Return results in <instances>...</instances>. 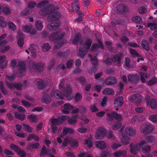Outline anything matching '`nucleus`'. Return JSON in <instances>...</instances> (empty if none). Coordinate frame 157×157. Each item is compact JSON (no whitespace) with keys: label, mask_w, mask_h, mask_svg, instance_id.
Masks as SVG:
<instances>
[{"label":"nucleus","mask_w":157,"mask_h":157,"mask_svg":"<svg viewBox=\"0 0 157 157\" xmlns=\"http://www.w3.org/2000/svg\"><path fill=\"white\" fill-rule=\"evenodd\" d=\"M15 134L17 136L21 138H25L27 135L25 133H19L17 132H15Z\"/></svg>","instance_id":"60"},{"label":"nucleus","mask_w":157,"mask_h":157,"mask_svg":"<svg viewBox=\"0 0 157 157\" xmlns=\"http://www.w3.org/2000/svg\"><path fill=\"white\" fill-rule=\"evenodd\" d=\"M23 129L29 133L32 132L33 131L32 128L29 125L25 124H23Z\"/></svg>","instance_id":"48"},{"label":"nucleus","mask_w":157,"mask_h":157,"mask_svg":"<svg viewBox=\"0 0 157 157\" xmlns=\"http://www.w3.org/2000/svg\"><path fill=\"white\" fill-rule=\"evenodd\" d=\"M133 22L136 23L140 24L142 22L141 18L139 16H136L132 18Z\"/></svg>","instance_id":"51"},{"label":"nucleus","mask_w":157,"mask_h":157,"mask_svg":"<svg viewBox=\"0 0 157 157\" xmlns=\"http://www.w3.org/2000/svg\"><path fill=\"white\" fill-rule=\"evenodd\" d=\"M48 14H49V16L48 17V20L49 22L56 21L59 20L61 17L60 13L57 11L49 13L48 12Z\"/></svg>","instance_id":"8"},{"label":"nucleus","mask_w":157,"mask_h":157,"mask_svg":"<svg viewBox=\"0 0 157 157\" xmlns=\"http://www.w3.org/2000/svg\"><path fill=\"white\" fill-rule=\"evenodd\" d=\"M124 128V127H123L120 129V132L123 135H127L130 136H134L136 134V131L134 130L132 127H127Z\"/></svg>","instance_id":"7"},{"label":"nucleus","mask_w":157,"mask_h":157,"mask_svg":"<svg viewBox=\"0 0 157 157\" xmlns=\"http://www.w3.org/2000/svg\"><path fill=\"white\" fill-rule=\"evenodd\" d=\"M52 125H56L60 124L62 123V121L60 118H53L51 119Z\"/></svg>","instance_id":"27"},{"label":"nucleus","mask_w":157,"mask_h":157,"mask_svg":"<svg viewBox=\"0 0 157 157\" xmlns=\"http://www.w3.org/2000/svg\"><path fill=\"white\" fill-rule=\"evenodd\" d=\"M9 28L11 31H14L16 29V26L14 23L11 21L8 22Z\"/></svg>","instance_id":"46"},{"label":"nucleus","mask_w":157,"mask_h":157,"mask_svg":"<svg viewBox=\"0 0 157 157\" xmlns=\"http://www.w3.org/2000/svg\"><path fill=\"white\" fill-rule=\"evenodd\" d=\"M117 10L120 12H125L128 11V8L124 5H121L117 6Z\"/></svg>","instance_id":"23"},{"label":"nucleus","mask_w":157,"mask_h":157,"mask_svg":"<svg viewBox=\"0 0 157 157\" xmlns=\"http://www.w3.org/2000/svg\"><path fill=\"white\" fill-rule=\"evenodd\" d=\"M122 57V53L117 54L112 57V60L113 62L116 63L118 66H120L121 65V59Z\"/></svg>","instance_id":"13"},{"label":"nucleus","mask_w":157,"mask_h":157,"mask_svg":"<svg viewBox=\"0 0 157 157\" xmlns=\"http://www.w3.org/2000/svg\"><path fill=\"white\" fill-rule=\"evenodd\" d=\"M145 140H144L140 141L138 144H131L130 145V147L131 148L130 150L131 153L134 155L136 154L140 149L139 146L140 147L143 146L144 145L146 144L147 142Z\"/></svg>","instance_id":"4"},{"label":"nucleus","mask_w":157,"mask_h":157,"mask_svg":"<svg viewBox=\"0 0 157 157\" xmlns=\"http://www.w3.org/2000/svg\"><path fill=\"white\" fill-rule=\"evenodd\" d=\"M14 115L16 118L21 121L24 120L26 117L25 115L24 114H21L16 112L14 113Z\"/></svg>","instance_id":"34"},{"label":"nucleus","mask_w":157,"mask_h":157,"mask_svg":"<svg viewBox=\"0 0 157 157\" xmlns=\"http://www.w3.org/2000/svg\"><path fill=\"white\" fill-rule=\"evenodd\" d=\"M72 8L73 10V11H78L79 9V4H75L74 3H72Z\"/></svg>","instance_id":"62"},{"label":"nucleus","mask_w":157,"mask_h":157,"mask_svg":"<svg viewBox=\"0 0 157 157\" xmlns=\"http://www.w3.org/2000/svg\"><path fill=\"white\" fill-rule=\"evenodd\" d=\"M102 93L107 95H114V92L112 89L107 88L104 89L102 92Z\"/></svg>","instance_id":"32"},{"label":"nucleus","mask_w":157,"mask_h":157,"mask_svg":"<svg viewBox=\"0 0 157 157\" xmlns=\"http://www.w3.org/2000/svg\"><path fill=\"white\" fill-rule=\"evenodd\" d=\"M7 63V60H4L0 63V68L3 69L6 66Z\"/></svg>","instance_id":"63"},{"label":"nucleus","mask_w":157,"mask_h":157,"mask_svg":"<svg viewBox=\"0 0 157 157\" xmlns=\"http://www.w3.org/2000/svg\"><path fill=\"white\" fill-rule=\"evenodd\" d=\"M112 156V153L110 151H102L101 157H109Z\"/></svg>","instance_id":"47"},{"label":"nucleus","mask_w":157,"mask_h":157,"mask_svg":"<svg viewBox=\"0 0 157 157\" xmlns=\"http://www.w3.org/2000/svg\"><path fill=\"white\" fill-rule=\"evenodd\" d=\"M78 117V115L74 116L71 118L69 119L68 123L70 124H74L75 123L77 122V118Z\"/></svg>","instance_id":"40"},{"label":"nucleus","mask_w":157,"mask_h":157,"mask_svg":"<svg viewBox=\"0 0 157 157\" xmlns=\"http://www.w3.org/2000/svg\"><path fill=\"white\" fill-rule=\"evenodd\" d=\"M47 1L42 2L39 3L37 6V7H42L45 6V9L40 10L39 12L42 15H45L47 14H48V12L49 10V7L48 6H46V5L48 3Z\"/></svg>","instance_id":"9"},{"label":"nucleus","mask_w":157,"mask_h":157,"mask_svg":"<svg viewBox=\"0 0 157 157\" xmlns=\"http://www.w3.org/2000/svg\"><path fill=\"white\" fill-rule=\"evenodd\" d=\"M3 13L6 15L9 14L11 13V10L9 8L7 7H3L2 12Z\"/></svg>","instance_id":"57"},{"label":"nucleus","mask_w":157,"mask_h":157,"mask_svg":"<svg viewBox=\"0 0 157 157\" xmlns=\"http://www.w3.org/2000/svg\"><path fill=\"white\" fill-rule=\"evenodd\" d=\"M151 151V147L149 145H147L142 148V152L146 154H149Z\"/></svg>","instance_id":"36"},{"label":"nucleus","mask_w":157,"mask_h":157,"mask_svg":"<svg viewBox=\"0 0 157 157\" xmlns=\"http://www.w3.org/2000/svg\"><path fill=\"white\" fill-rule=\"evenodd\" d=\"M139 80V77L137 74H130L128 76V80L132 83H136Z\"/></svg>","instance_id":"16"},{"label":"nucleus","mask_w":157,"mask_h":157,"mask_svg":"<svg viewBox=\"0 0 157 157\" xmlns=\"http://www.w3.org/2000/svg\"><path fill=\"white\" fill-rule=\"evenodd\" d=\"M80 43L81 45L79 48V56L83 58L86 54L88 50H89L92 44V40L90 39H87L83 43L81 40Z\"/></svg>","instance_id":"1"},{"label":"nucleus","mask_w":157,"mask_h":157,"mask_svg":"<svg viewBox=\"0 0 157 157\" xmlns=\"http://www.w3.org/2000/svg\"><path fill=\"white\" fill-rule=\"evenodd\" d=\"M145 140H144L140 141L138 144H131L130 145V147L131 148L130 150L131 153L134 155L136 154L140 149L139 146L140 147L143 146L144 145L146 144L147 142Z\"/></svg>","instance_id":"5"},{"label":"nucleus","mask_w":157,"mask_h":157,"mask_svg":"<svg viewBox=\"0 0 157 157\" xmlns=\"http://www.w3.org/2000/svg\"><path fill=\"white\" fill-rule=\"evenodd\" d=\"M147 82L149 85L151 86L157 82V79L155 78H153Z\"/></svg>","instance_id":"56"},{"label":"nucleus","mask_w":157,"mask_h":157,"mask_svg":"<svg viewBox=\"0 0 157 157\" xmlns=\"http://www.w3.org/2000/svg\"><path fill=\"white\" fill-rule=\"evenodd\" d=\"M123 98L122 97H119L116 99L114 102V105L115 107L121 106L123 104Z\"/></svg>","instance_id":"22"},{"label":"nucleus","mask_w":157,"mask_h":157,"mask_svg":"<svg viewBox=\"0 0 157 157\" xmlns=\"http://www.w3.org/2000/svg\"><path fill=\"white\" fill-rule=\"evenodd\" d=\"M64 84V80L63 79L59 85V88L63 92L64 96L68 97L71 93V88L69 85H67L65 88Z\"/></svg>","instance_id":"3"},{"label":"nucleus","mask_w":157,"mask_h":157,"mask_svg":"<svg viewBox=\"0 0 157 157\" xmlns=\"http://www.w3.org/2000/svg\"><path fill=\"white\" fill-rule=\"evenodd\" d=\"M87 129L85 128H80L77 129V131L80 133H85L87 131Z\"/></svg>","instance_id":"64"},{"label":"nucleus","mask_w":157,"mask_h":157,"mask_svg":"<svg viewBox=\"0 0 157 157\" xmlns=\"http://www.w3.org/2000/svg\"><path fill=\"white\" fill-rule=\"evenodd\" d=\"M22 29L24 32L30 33L31 34H34L36 33V30L35 29H33L31 25H25L22 27Z\"/></svg>","instance_id":"14"},{"label":"nucleus","mask_w":157,"mask_h":157,"mask_svg":"<svg viewBox=\"0 0 157 157\" xmlns=\"http://www.w3.org/2000/svg\"><path fill=\"white\" fill-rule=\"evenodd\" d=\"M140 79L142 83H144L146 82L145 77L146 78H150V75H148L147 73H145L143 72H140Z\"/></svg>","instance_id":"26"},{"label":"nucleus","mask_w":157,"mask_h":157,"mask_svg":"<svg viewBox=\"0 0 157 157\" xmlns=\"http://www.w3.org/2000/svg\"><path fill=\"white\" fill-rule=\"evenodd\" d=\"M130 51L131 54L133 56H139V54L135 50L133 49H130Z\"/></svg>","instance_id":"61"},{"label":"nucleus","mask_w":157,"mask_h":157,"mask_svg":"<svg viewBox=\"0 0 157 157\" xmlns=\"http://www.w3.org/2000/svg\"><path fill=\"white\" fill-rule=\"evenodd\" d=\"M106 133V131L104 128L99 127L96 130L95 137L97 139H102L105 135Z\"/></svg>","instance_id":"11"},{"label":"nucleus","mask_w":157,"mask_h":157,"mask_svg":"<svg viewBox=\"0 0 157 157\" xmlns=\"http://www.w3.org/2000/svg\"><path fill=\"white\" fill-rule=\"evenodd\" d=\"M146 140L147 143L150 144L154 142L155 139L154 136H148L146 137Z\"/></svg>","instance_id":"45"},{"label":"nucleus","mask_w":157,"mask_h":157,"mask_svg":"<svg viewBox=\"0 0 157 157\" xmlns=\"http://www.w3.org/2000/svg\"><path fill=\"white\" fill-rule=\"evenodd\" d=\"M6 34H4L0 36V46L6 44L7 43V41L3 39L6 36Z\"/></svg>","instance_id":"43"},{"label":"nucleus","mask_w":157,"mask_h":157,"mask_svg":"<svg viewBox=\"0 0 157 157\" xmlns=\"http://www.w3.org/2000/svg\"><path fill=\"white\" fill-rule=\"evenodd\" d=\"M121 142L124 145L128 144L129 143V139L125 137L124 135L122 134V137L121 138Z\"/></svg>","instance_id":"39"},{"label":"nucleus","mask_w":157,"mask_h":157,"mask_svg":"<svg viewBox=\"0 0 157 157\" xmlns=\"http://www.w3.org/2000/svg\"><path fill=\"white\" fill-rule=\"evenodd\" d=\"M128 99L131 102H134L136 105L139 106L142 103L143 97L140 94H136L129 96Z\"/></svg>","instance_id":"2"},{"label":"nucleus","mask_w":157,"mask_h":157,"mask_svg":"<svg viewBox=\"0 0 157 157\" xmlns=\"http://www.w3.org/2000/svg\"><path fill=\"white\" fill-rule=\"evenodd\" d=\"M126 155V152L125 150L118 151L114 154L115 157H124Z\"/></svg>","instance_id":"24"},{"label":"nucleus","mask_w":157,"mask_h":157,"mask_svg":"<svg viewBox=\"0 0 157 157\" xmlns=\"http://www.w3.org/2000/svg\"><path fill=\"white\" fill-rule=\"evenodd\" d=\"M84 144H86L89 147H91L92 146V143L90 139H85L84 140Z\"/></svg>","instance_id":"54"},{"label":"nucleus","mask_w":157,"mask_h":157,"mask_svg":"<svg viewBox=\"0 0 157 157\" xmlns=\"http://www.w3.org/2000/svg\"><path fill=\"white\" fill-rule=\"evenodd\" d=\"M74 132L73 129L71 128H64L63 131V133L66 135L68 133H71Z\"/></svg>","instance_id":"42"},{"label":"nucleus","mask_w":157,"mask_h":157,"mask_svg":"<svg viewBox=\"0 0 157 157\" xmlns=\"http://www.w3.org/2000/svg\"><path fill=\"white\" fill-rule=\"evenodd\" d=\"M28 117L29 120L32 122H36L37 120L36 116L33 115H29Z\"/></svg>","instance_id":"53"},{"label":"nucleus","mask_w":157,"mask_h":157,"mask_svg":"<svg viewBox=\"0 0 157 157\" xmlns=\"http://www.w3.org/2000/svg\"><path fill=\"white\" fill-rule=\"evenodd\" d=\"M105 83L107 85H113L117 83V81L113 77H110L105 80Z\"/></svg>","instance_id":"19"},{"label":"nucleus","mask_w":157,"mask_h":157,"mask_svg":"<svg viewBox=\"0 0 157 157\" xmlns=\"http://www.w3.org/2000/svg\"><path fill=\"white\" fill-rule=\"evenodd\" d=\"M64 110L63 112L65 114H67L69 113L70 111L73 109V107L71 105L69 104L66 103L63 105Z\"/></svg>","instance_id":"21"},{"label":"nucleus","mask_w":157,"mask_h":157,"mask_svg":"<svg viewBox=\"0 0 157 157\" xmlns=\"http://www.w3.org/2000/svg\"><path fill=\"white\" fill-rule=\"evenodd\" d=\"M18 67H19V70L21 75H22L25 70V63L24 62H20L19 63Z\"/></svg>","instance_id":"29"},{"label":"nucleus","mask_w":157,"mask_h":157,"mask_svg":"<svg viewBox=\"0 0 157 157\" xmlns=\"http://www.w3.org/2000/svg\"><path fill=\"white\" fill-rule=\"evenodd\" d=\"M146 102L148 105H149L152 108L155 109L157 107L156 100L154 99H151L149 101L146 99Z\"/></svg>","instance_id":"20"},{"label":"nucleus","mask_w":157,"mask_h":157,"mask_svg":"<svg viewBox=\"0 0 157 157\" xmlns=\"http://www.w3.org/2000/svg\"><path fill=\"white\" fill-rule=\"evenodd\" d=\"M81 36V35L79 33H77L73 41V43L76 44L79 41V38Z\"/></svg>","instance_id":"55"},{"label":"nucleus","mask_w":157,"mask_h":157,"mask_svg":"<svg viewBox=\"0 0 157 157\" xmlns=\"http://www.w3.org/2000/svg\"><path fill=\"white\" fill-rule=\"evenodd\" d=\"M49 153V151L47 150L46 147L45 146H43L41 149V152L40 153V156H43L44 155L47 154L48 153Z\"/></svg>","instance_id":"44"},{"label":"nucleus","mask_w":157,"mask_h":157,"mask_svg":"<svg viewBox=\"0 0 157 157\" xmlns=\"http://www.w3.org/2000/svg\"><path fill=\"white\" fill-rule=\"evenodd\" d=\"M122 124L119 122H115L112 125V128L114 130H117L121 126Z\"/></svg>","instance_id":"37"},{"label":"nucleus","mask_w":157,"mask_h":157,"mask_svg":"<svg viewBox=\"0 0 157 157\" xmlns=\"http://www.w3.org/2000/svg\"><path fill=\"white\" fill-rule=\"evenodd\" d=\"M96 146L100 149H105L106 147V144L103 141H96L95 142Z\"/></svg>","instance_id":"25"},{"label":"nucleus","mask_w":157,"mask_h":157,"mask_svg":"<svg viewBox=\"0 0 157 157\" xmlns=\"http://www.w3.org/2000/svg\"><path fill=\"white\" fill-rule=\"evenodd\" d=\"M27 139L28 141H31L33 140L36 141H38L39 140V138L37 135L31 134L29 135Z\"/></svg>","instance_id":"31"},{"label":"nucleus","mask_w":157,"mask_h":157,"mask_svg":"<svg viewBox=\"0 0 157 157\" xmlns=\"http://www.w3.org/2000/svg\"><path fill=\"white\" fill-rule=\"evenodd\" d=\"M52 97H54L57 99H61L63 98L62 93L58 90H53L50 93Z\"/></svg>","instance_id":"15"},{"label":"nucleus","mask_w":157,"mask_h":157,"mask_svg":"<svg viewBox=\"0 0 157 157\" xmlns=\"http://www.w3.org/2000/svg\"><path fill=\"white\" fill-rule=\"evenodd\" d=\"M42 49L44 51H48L50 48V47L48 43H44L42 46Z\"/></svg>","instance_id":"49"},{"label":"nucleus","mask_w":157,"mask_h":157,"mask_svg":"<svg viewBox=\"0 0 157 157\" xmlns=\"http://www.w3.org/2000/svg\"><path fill=\"white\" fill-rule=\"evenodd\" d=\"M43 101L46 104H49L52 101L49 95H45L42 98Z\"/></svg>","instance_id":"41"},{"label":"nucleus","mask_w":157,"mask_h":157,"mask_svg":"<svg viewBox=\"0 0 157 157\" xmlns=\"http://www.w3.org/2000/svg\"><path fill=\"white\" fill-rule=\"evenodd\" d=\"M10 147L11 149L13 150L17 153L20 155L21 157H26V154L23 150H21L17 146L12 144L10 145Z\"/></svg>","instance_id":"12"},{"label":"nucleus","mask_w":157,"mask_h":157,"mask_svg":"<svg viewBox=\"0 0 157 157\" xmlns=\"http://www.w3.org/2000/svg\"><path fill=\"white\" fill-rule=\"evenodd\" d=\"M148 27H150L151 30H154L157 29V24L153 23H149L147 25Z\"/></svg>","instance_id":"52"},{"label":"nucleus","mask_w":157,"mask_h":157,"mask_svg":"<svg viewBox=\"0 0 157 157\" xmlns=\"http://www.w3.org/2000/svg\"><path fill=\"white\" fill-rule=\"evenodd\" d=\"M149 119L152 122L155 123L157 121V114L149 116Z\"/></svg>","instance_id":"50"},{"label":"nucleus","mask_w":157,"mask_h":157,"mask_svg":"<svg viewBox=\"0 0 157 157\" xmlns=\"http://www.w3.org/2000/svg\"><path fill=\"white\" fill-rule=\"evenodd\" d=\"M92 61L93 64V70H92L90 73H92L93 72H95L96 70V66L97 65L98 63V60L97 58L95 57L93 58L91 60Z\"/></svg>","instance_id":"30"},{"label":"nucleus","mask_w":157,"mask_h":157,"mask_svg":"<svg viewBox=\"0 0 157 157\" xmlns=\"http://www.w3.org/2000/svg\"><path fill=\"white\" fill-rule=\"evenodd\" d=\"M34 83L41 89L43 88L44 87L43 81L41 79H36L34 81Z\"/></svg>","instance_id":"33"},{"label":"nucleus","mask_w":157,"mask_h":157,"mask_svg":"<svg viewBox=\"0 0 157 157\" xmlns=\"http://www.w3.org/2000/svg\"><path fill=\"white\" fill-rule=\"evenodd\" d=\"M35 25L38 30H41L43 28V22L40 21H37L35 22Z\"/></svg>","instance_id":"35"},{"label":"nucleus","mask_w":157,"mask_h":157,"mask_svg":"<svg viewBox=\"0 0 157 157\" xmlns=\"http://www.w3.org/2000/svg\"><path fill=\"white\" fill-rule=\"evenodd\" d=\"M40 144L39 143L36 142L34 143H32L28 145L27 147V149L31 150L32 149H37L40 147Z\"/></svg>","instance_id":"28"},{"label":"nucleus","mask_w":157,"mask_h":157,"mask_svg":"<svg viewBox=\"0 0 157 157\" xmlns=\"http://www.w3.org/2000/svg\"><path fill=\"white\" fill-rule=\"evenodd\" d=\"M121 146V144L113 143L111 145V147L113 149H116Z\"/></svg>","instance_id":"58"},{"label":"nucleus","mask_w":157,"mask_h":157,"mask_svg":"<svg viewBox=\"0 0 157 157\" xmlns=\"http://www.w3.org/2000/svg\"><path fill=\"white\" fill-rule=\"evenodd\" d=\"M74 61L73 59H71L67 61V67L68 68H70L73 65Z\"/></svg>","instance_id":"59"},{"label":"nucleus","mask_w":157,"mask_h":157,"mask_svg":"<svg viewBox=\"0 0 157 157\" xmlns=\"http://www.w3.org/2000/svg\"><path fill=\"white\" fill-rule=\"evenodd\" d=\"M33 68L36 71L40 72L43 70L44 65L43 63H33L32 65Z\"/></svg>","instance_id":"18"},{"label":"nucleus","mask_w":157,"mask_h":157,"mask_svg":"<svg viewBox=\"0 0 157 157\" xmlns=\"http://www.w3.org/2000/svg\"><path fill=\"white\" fill-rule=\"evenodd\" d=\"M60 24L59 22L52 23L47 25V27L48 29L52 31L57 30Z\"/></svg>","instance_id":"17"},{"label":"nucleus","mask_w":157,"mask_h":157,"mask_svg":"<svg viewBox=\"0 0 157 157\" xmlns=\"http://www.w3.org/2000/svg\"><path fill=\"white\" fill-rule=\"evenodd\" d=\"M65 33H62L60 31L51 34L49 36L50 39L55 41H58L62 39L65 36Z\"/></svg>","instance_id":"6"},{"label":"nucleus","mask_w":157,"mask_h":157,"mask_svg":"<svg viewBox=\"0 0 157 157\" xmlns=\"http://www.w3.org/2000/svg\"><path fill=\"white\" fill-rule=\"evenodd\" d=\"M141 46L142 47L147 51L149 50V46L147 42L145 40H142V41Z\"/></svg>","instance_id":"38"},{"label":"nucleus","mask_w":157,"mask_h":157,"mask_svg":"<svg viewBox=\"0 0 157 157\" xmlns=\"http://www.w3.org/2000/svg\"><path fill=\"white\" fill-rule=\"evenodd\" d=\"M154 129V127L152 125L145 124L141 126V131L143 133L147 134L151 132Z\"/></svg>","instance_id":"10"}]
</instances>
